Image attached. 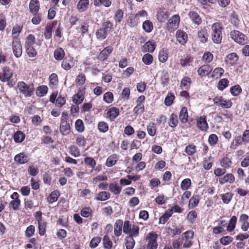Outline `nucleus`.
I'll use <instances>...</instances> for the list:
<instances>
[{"mask_svg": "<svg viewBox=\"0 0 249 249\" xmlns=\"http://www.w3.org/2000/svg\"><path fill=\"white\" fill-rule=\"evenodd\" d=\"M53 55L56 60L61 61L64 58L65 53L63 48L59 47L54 50Z\"/></svg>", "mask_w": 249, "mask_h": 249, "instance_id": "obj_39", "label": "nucleus"}, {"mask_svg": "<svg viewBox=\"0 0 249 249\" xmlns=\"http://www.w3.org/2000/svg\"><path fill=\"white\" fill-rule=\"evenodd\" d=\"M224 71V70L222 68L217 67L212 71L211 77L213 79H218L222 76Z\"/></svg>", "mask_w": 249, "mask_h": 249, "instance_id": "obj_38", "label": "nucleus"}, {"mask_svg": "<svg viewBox=\"0 0 249 249\" xmlns=\"http://www.w3.org/2000/svg\"><path fill=\"white\" fill-rule=\"evenodd\" d=\"M25 52L29 57H35L37 54V51L34 46L25 47Z\"/></svg>", "mask_w": 249, "mask_h": 249, "instance_id": "obj_63", "label": "nucleus"}, {"mask_svg": "<svg viewBox=\"0 0 249 249\" xmlns=\"http://www.w3.org/2000/svg\"><path fill=\"white\" fill-rule=\"evenodd\" d=\"M188 16L195 24L199 25L201 24L202 22V19L196 12L194 11H190L188 13Z\"/></svg>", "mask_w": 249, "mask_h": 249, "instance_id": "obj_26", "label": "nucleus"}, {"mask_svg": "<svg viewBox=\"0 0 249 249\" xmlns=\"http://www.w3.org/2000/svg\"><path fill=\"white\" fill-rule=\"evenodd\" d=\"M122 187L116 183H111L109 184V191L115 195H118L122 191Z\"/></svg>", "mask_w": 249, "mask_h": 249, "instance_id": "obj_43", "label": "nucleus"}, {"mask_svg": "<svg viewBox=\"0 0 249 249\" xmlns=\"http://www.w3.org/2000/svg\"><path fill=\"white\" fill-rule=\"evenodd\" d=\"M194 231L190 230L185 231L182 234L181 243L183 248H189L193 245L192 239L194 237Z\"/></svg>", "mask_w": 249, "mask_h": 249, "instance_id": "obj_10", "label": "nucleus"}, {"mask_svg": "<svg viewBox=\"0 0 249 249\" xmlns=\"http://www.w3.org/2000/svg\"><path fill=\"white\" fill-rule=\"evenodd\" d=\"M93 211L90 207H85L80 211V214L82 216L88 218L91 216L92 214Z\"/></svg>", "mask_w": 249, "mask_h": 249, "instance_id": "obj_58", "label": "nucleus"}, {"mask_svg": "<svg viewBox=\"0 0 249 249\" xmlns=\"http://www.w3.org/2000/svg\"><path fill=\"white\" fill-rule=\"evenodd\" d=\"M199 200L200 196L198 195H194L189 201L188 208L191 209L196 207L198 205Z\"/></svg>", "mask_w": 249, "mask_h": 249, "instance_id": "obj_31", "label": "nucleus"}, {"mask_svg": "<svg viewBox=\"0 0 249 249\" xmlns=\"http://www.w3.org/2000/svg\"><path fill=\"white\" fill-rule=\"evenodd\" d=\"M172 216L171 213L168 211H166L159 218V224H164Z\"/></svg>", "mask_w": 249, "mask_h": 249, "instance_id": "obj_61", "label": "nucleus"}, {"mask_svg": "<svg viewBox=\"0 0 249 249\" xmlns=\"http://www.w3.org/2000/svg\"><path fill=\"white\" fill-rule=\"evenodd\" d=\"M177 40L181 44L184 45L188 40L187 34L182 30H178L176 32Z\"/></svg>", "mask_w": 249, "mask_h": 249, "instance_id": "obj_18", "label": "nucleus"}, {"mask_svg": "<svg viewBox=\"0 0 249 249\" xmlns=\"http://www.w3.org/2000/svg\"><path fill=\"white\" fill-rule=\"evenodd\" d=\"M142 27L145 32L149 33L153 30L154 25L150 20H146L142 23Z\"/></svg>", "mask_w": 249, "mask_h": 249, "instance_id": "obj_47", "label": "nucleus"}, {"mask_svg": "<svg viewBox=\"0 0 249 249\" xmlns=\"http://www.w3.org/2000/svg\"><path fill=\"white\" fill-rule=\"evenodd\" d=\"M237 218L236 216H232L230 219L228 225L227 226V230L229 231H233L236 226Z\"/></svg>", "mask_w": 249, "mask_h": 249, "instance_id": "obj_57", "label": "nucleus"}, {"mask_svg": "<svg viewBox=\"0 0 249 249\" xmlns=\"http://www.w3.org/2000/svg\"><path fill=\"white\" fill-rule=\"evenodd\" d=\"M107 34H109L114 28L113 23L109 20H107L102 24V26L100 27Z\"/></svg>", "mask_w": 249, "mask_h": 249, "instance_id": "obj_40", "label": "nucleus"}, {"mask_svg": "<svg viewBox=\"0 0 249 249\" xmlns=\"http://www.w3.org/2000/svg\"><path fill=\"white\" fill-rule=\"evenodd\" d=\"M238 60V55L235 53H231L227 55L225 62L227 65L233 66L237 63Z\"/></svg>", "mask_w": 249, "mask_h": 249, "instance_id": "obj_24", "label": "nucleus"}, {"mask_svg": "<svg viewBox=\"0 0 249 249\" xmlns=\"http://www.w3.org/2000/svg\"><path fill=\"white\" fill-rule=\"evenodd\" d=\"M192 185L191 180L186 178L182 180L180 183V188L182 191L188 190Z\"/></svg>", "mask_w": 249, "mask_h": 249, "instance_id": "obj_53", "label": "nucleus"}, {"mask_svg": "<svg viewBox=\"0 0 249 249\" xmlns=\"http://www.w3.org/2000/svg\"><path fill=\"white\" fill-rule=\"evenodd\" d=\"M196 126L198 128L203 132L207 131L209 126L207 122V117L206 116H201L196 119Z\"/></svg>", "mask_w": 249, "mask_h": 249, "instance_id": "obj_14", "label": "nucleus"}, {"mask_svg": "<svg viewBox=\"0 0 249 249\" xmlns=\"http://www.w3.org/2000/svg\"><path fill=\"white\" fill-rule=\"evenodd\" d=\"M139 22V19L137 18L135 15L129 16L127 20V24L130 27L137 26Z\"/></svg>", "mask_w": 249, "mask_h": 249, "instance_id": "obj_54", "label": "nucleus"}, {"mask_svg": "<svg viewBox=\"0 0 249 249\" xmlns=\"http://www.w3.org/2000/svg\"><path fill=\"white\" fill-rule=\"evenodd\" d=\"M213 165V160L211 156L204 158L203 161V167L205 170L211 169Z\"/></svg>", "mask_w": 249, "mask_h": 249, "instance_id": "obj_52", "label": "nucleus"}, {"mask_svg": "<svg viewBox=\"0 0 249 249\" xmlns=\"http://www.w3.org/2000/svg\"><path fill=\"white\" fill-rule=\"evenodd\" d=\"M103 244L105 249H112L113 243L109 235L105 234L103 238Z\"/></svg>", "mask_w": 249, "mask_h": 249, "instance_id": "obj_46", "label": "nucleus"}, {"mask_svg": "<svg viewBox=\"0 0 249 249\" xmlns=\"http://www.w3.org/2000/svg\"><path fill=\"white\" fill-rule=\"evenodd\" d=\"M49 86L51 89H55L57 87L59 80L58 76L56 73H52L49 77Z\"/></svg>", "mask_w": 249, "mask_h": 249, "instance_id": "obj_28", "label": "nucleus"}, {"mask_svg": "<svg viewBox=\"0 0 249 249\" xmlns=\"http://www.w3.org/2000/svg\"><path fill=\"white\" fill-rule=\"evenodd\" d=\"M123 232L128 234V237L135 238L139 235L140 227L136 224L132 225L129 220H125L124 224Z\"/></svg>", "mask_w": 249, "mask_h": 249, "instance_id": "obj_5", "label": "nucleus"}, {"mask_svg": "<svg viewBox=\"0 0 249 249\" xmlns=\"http://www.w3.org/2000/svg\"><path fill=\"white\" fill-rule=\"evenodd\" d=\"M10 197L12 200L9 203V206L11 207L14 211L19 210L21 206V200L19 199L18 194L15 192L11 195Z\"/></svg>", "mask_w": 249, "mask_h": 249, "instance_id": "obj_13", "label": "nucleus"}, {"mask_svg": "<svg viewBox=\"0 0 249 249\" xmlns=\"http://www.w3.org/2000/svg\"><path fill=\"white\" fill-rule=\"evenodd\" d=\"M220 165L225 169H229L231 167L232 162L231 158H230L226 155L220 161Z\"/></svg>", "mask_w": 249, "mask_h": 249, "instance_id": "obj_34", "label": "nucleus"}, {"mask_svg": "<svg viewBox=\"0 0 249 249\" xmlns=\"http://www.w3.org/2000/svg\"><path fill=\"white\" fill-rule=\"evenodd\" d=\"M19 92L24 97H30L34 94L35 87L33 84H27L23 81L18 82L17 85Z\"/></svg>", "mask_w": 249, "mask_h": 249, "instance_id": "obj_4", "label": "nucleus"}, {"mask_svg": "<svg viewBox=\"0 0 249 249\" xmlns=\"http://www.w3.org/2000/svg\"><path fill=\"white\" fill-rule=\"evenodd\" d=\"M14 71L8 66H4L0 72V80L4 83L7 82L10 88L13 87L16 83V80L12 78Z\"/></svg>", "mask_w": 249, "mask_h": 249, "instance_id": "obj_2", "label": "nucleus"}, {"mask_svg": "<svg viewBox=\"0 0 249 249\" xmlns=\"http://www.w3.org/2000/svg\"><path fill=\"white\" fill-rule=\"evenodd\" d=\"M13 137L16 143H21L25 140V134L22 131L18 130L14 133Z\"/></svg>", "mask_w": 249, "mask_h": 249, "instance_id": "obj_37", "label": "nucleus"}, {"mask_svg": "<svg viewBox=\"0 0 249 249\" xmlns=\"http://www.w3.org/2000/svg\"><path fill=\"white\" fill-rule=\"evenodd\" d=\"M235 178L232 173L225 174L222 177L218 178L219 183L223 185L226 183L232 184L235 182Z\"/></svg>", "mask_w": 249, "mask_h": 249, "instance_id": "obj_15", "label": "nucleus"}, {"mask_svg": "<svg viewBox=\"0 0 249 249\" xmlns=\"http://www.w3.org/2000/svg\"><path fill=\"white\" fill-rule=\"evenodd\" d=\"M185 152L188 156H193L196 152V146L194 143L189 144L186 146Z\"/></svg>", "mask_w": 249, "mask_h": 249, "instance_id": "obj_49", "label": "nucleus"}, {"mask_svg": "<svg viewBox=\"0 0 249 249\" xmlns=\"http://www.w3.org/2000/svg\"><path fill=\"white\" fill-rule=\"evenodd\" d=\"M40 9V4L38 0H30L29 10L30 14L33 16L31 22L34 25H38L42 21V15L39 13Z\"/></svg>", "mask_w": 249, "mask_h": 249, "instance_id": "obj_1", "label": "nucleus"}, {"mask_svg": "<svg viewBox=\"0 0 249 249\" xmlns=\"http://www.w3.org/2000/svg\"><path fill=\"white\" fill-rule=\"evenodd\" d=\"M38 228V233L41 236H43L46 232L47 223L45 221H38L37 222Z\"/></svg>", "mask_w": 249, "mask_h": 249, "instance_id": "obj_56", "label": "nucleus"}, {"mask_svg": "<svg viewBox=\"0 0 249 249\" xmlns=\"http://www.w3.org/2000/svg\"><path fill=\"white\" fill-rule=\"evenodd\" d=\"M22 29V26L17 25L13 27L12 30V39L14 37L19 38V34L21 33Z\"/></svg>", "mask_w": 249, "mask_h": 249, "instance_id": "obj_60", "label": "nucleus"}, {"mask_svg": "<svg viewBox=\"0 0 249 249\" xmlns=\"http://www.w3.org/2000/svg\"><path fill=\"white\" fill-rule=\"evenodd\" d=\"M243 142H244L241 136H235L231 143L230 147L231 149L235 150L238 146L242 144Z\"/></svg>", "mask_w": 249, "mask_h": 249, "instance_id": "obj_41", "label": "nucleus"}, {"mask_svg": "<svg viewBox=\"0 0 249 249\" xmlns=\"http://www.w3.org/2000/svg\"><path fill=\"white\" fill-rule=\"evenodd\" d=\"M174 229L171 227H168L166 228L167 232L171 234L172 237H174L176 235H179L183 230L182 227L180 226H173Z\"/></svg>", "mask_w": 249, "mask_h": 249, "instance_id": "obj_32", "label": "nucleus"}, {"mask_svg": "<svg viewBox=\"0 0 249 249\" xmlns=\"http://www.w3.org/2000/svg\"><path fill=\"white\" fill-rule=\"evenodd\" d=\"M229 81L226 78H223L220 80L217 84V88L219 90L223 91L229 85Z\"/></svg>", "mask_w": 249, "mask_h": 249, "instance_id": "obj_62", "label": "nucleus"}, {"mask_svg": "<svg viewBox=\"0 0 249 249\" xmlns=\"http://www.w3.org/2000/svg\"><path fill=\"white\" fill-rule=\"evenodd\" d=\"M224 29L221 22H216L212 24L211 26V37L213 43L220 44L223 38L222 31Z\"/></svg>", "mask_w": 249, "mask_h": 249, "instance_id": "obj_3", "label": "nucleus"}, {"mask_svg": "<svg viewBox=\"0 0 249 249\" xmlns=\"http://www.w3.org/2000/svg\"><path fill=\"white\" fill-rule=\"evenodd\" d=\"M156 44L154 40H149L146 42L142 47L143 52L153 53L155 50Z\"/></svg>", "mask_w": 249, "mask_h": 249, "instance_id": "obj_27", "label": "nucleus"}, {"mask_svg": "<svg viewBox=\"0 0 249 249\" xmlns=\"http://www.w3.org/2000/svg\"><path fill=\"white\" fill-rule=\"evenodd\" d=\"M213 102L216 106L223 108H230L232 106L231 100L225 99L221 96H216L213 99Z\"/></svg>", "mask_w": 249, "mask_h": 249, "instance_id": "obj_8", "label": "nucleus"}, {"mask_svg": "<svg viewBox=\"0 0 249 249\" xmlns=\"http://www.w3.org/2000/svg\"><path fill=\"white\" fill-rule=\"evenodd\" d=\"M120 113L119 108L115 107H111L107 111V117L111 121H114L120 115Z\"/></svg>", "mask_w": 249, "mask_h": 249, "instance_id": "obj_19", "label": "nucleus"}, {"mask_svg": "<svg viewBox=\"0 0 249 249\" xmlns=\"http://www.w3.org/2000/svg\"><path fill=\"white\" fill-rule=\"evenodd\" d=\"M222 201L225 204H229L233 197V194L231 192H228L220 195Z\"/></svg>", "mask_w": 249, "mask_h": 249, "instance_id": "obj_55", "label": "nucleus"}, {"mask_svg": "<svg viewBox=\"0 0 249 249\" xmlns=\"http://www.w3.org/2000/svg\"><path fill=\"white\" fill-rule=\"evenodd\" d=\"M208 33L206 29H201L197 33V36L199 41L203 43H206L208 41Z\"/></svg>", "mask_w": 249, "mask_h": 249, "instance_id": "obj_36", "label": "nucleus"}, {"mask_svg": "<svg viewBox=\"0 0 249 249\" xmlns=\"http://www.w3.org/2000/svg\"><path fill=\"white\" fill-rule=\"evenodd\" d=\"M60 132L63 136H68L71 132V128L68 121L60 122Z\"/></svg>", "mask_w": 249, "mask_h": 249, "instance_id": "obj_20", "label": "nucleus"}, {"mask_svg": "<svg viewBox=\"0 0 249 249\" xmlns=\"http://www.w3.org/2000/svg\"><path fill=\"white\" fill-rule=\"evenodd\" d=\"M74 65L73 58L71 56L64 58L61 63V67L66 71L70 70Z\"/></svg>", "mask_w": 249, "mask_h": 249, "instance_id": "obj_22", "label": "nucleus"}, {"mask_svg": "<svg viewBox=\"0 0 249 249\" xmlns=\"http://www.w3.org/2000/svg\"><path fill=\"white\" fill-rule=\"evenodd\" d=\"M60 195L58 190H54L52 192L47 198V201L49 204L56 202Z\"/></svg>", "mask_w": 249, "mask_h": 249, "instance_id": "obj_35", "label": "nucleus"}, {"mask_svg": "<svg viewBox=\"0 0 249 249\" xmlns=\"http://www.w3.org/2000/svg\"><path fill=\"white\" fill-rule=\"evenodd\" d=\"M180 22V17L178 15H174L168 20L166 24V29L170 33L176 30Z\"/></svg>", "mask_w": 249, "mask_h": 249, "instance_id": "obj_9", "label": "nucleus"}, {"mask_svg": "<svg viewBox=\"0 0 249 249\" xmlns=\"http://www.w3.org/2000/svg\"><path fill=\"white\" fill-rule=\"evenodd\" d=\"M29 160L28 156L23 152L17 154L14 157V160L18 164L27 163Z\"/></svg>", "mask_w": 249, "mask_h": 249, "instance_id": "obj_21", "label": "nucleus"}, {"mask_svg": "<svg viewBox=\"0 0 249 249\" xmlns=\"http://www.w3.org/2000/svg\"><path fill=\"white\" fill-rule=\"evenodd\" d=\"M213 68L209 64H204L197 70V74L201 77H206L212 72Z\"/></svg>", "mask_w": 249, "mask_h": 249, "instance_id": "obj_16", "label": "nucleus"}, {"mask_svg": "<svg viewBox=\"0 0 249 249\" xmlns=\"http://www.w3.org/2000/svg\"><path fill=\"white\" fill-rule=\"evenodd\" d=\"M158 234L155 232L151 231L147 234L145 240L147 242L146 249H157L158 244L157 242Z\"/></svg>", "mask_w": 249, "mask_h": 249, "instance_id": "obj_6", "label": "nucleus"}, {"mask_svg": "<svg viewBox=\"0 0 249 249\" xmlns=\"http://www.w3.org/2000/svg\"><path fill=\"white\" fill-rule=\"evenodd\" d=\"M86 88L79 89L77 92L72 97V102L76 105L80 104L84 100Z\"/></svg>", "mask_w": 249, "mask_h": 249, "instance_id": "obj_17", "label": "nucleus"}, {"mask_svg": "<svg viewBox=\"0 0 249 249\" xmlns=\"http://www.w3.org/2000/svg\"><path fill=\"white\" fill-rule=\"evenodd\" d=\"M89 0H80L78 2L77 8L79 12L85 11L89 5Z\"/></svg>", "mask_w": 249, "mask_h": 249, "instance_id": "obj_45", "label": "nucleus"}, {"mask_svg": "<svg viewBox=\"0 0 249 249\" xmlns=\"http://www.w3.org/2000/svg\"><path fill=\"white\" fill-rule=\"evenodd\" d=\"M169 17L168 12H164L163 11H160L157 12V18L158 21L160 22H165Z\"/></svg>", "mask_w": 249, "mask_h": 249, "instance_id": "obj_51", "label": "nucleus"}, {"mask_svg": "<svg viewBox=\"0 0 249 249\" xmlns=\"http://www.w3.org/2000/svg\"><path fill=\"white\" fill-rule=\"evenodd\" d=\"M188 118L187 108L185 107H181L179 113V119L180 122L182 124H186L188 122Z\"/></svg>", "mask_w": 249, "mask_h": 249, "instance_id": "obj_25", "label": "nucleus"}, {"mask_svg": "<svg viewBox=\"0 0 249 249\" xmlns=\"http://www.w3.org/2000/svg\"><path fill=\"white\" fill-rule=\"evenodd\" d=\"M178 115L176 113H172L169 116V125L172 128H175L178 126Z\"/></svg>", "mask_w": 249, "mask_h": 249, "instance_id": "obj_42", "label": "nucleus"}, {"mask_svg": "<svg viewBox=\"0 0 249 249\" xmlns=\"http://www.w3.org/2000/svg\"><path fill=\"white\" fill-rule=\"evenodd\" d=\"M230 35L231 38L237 43L244 45L246 43L245 35L238 30H233L231 31Z\"/></svg>", "mask_w": 249, "mask_h": 249, "instance_id": "obj_11", "label": "nucleus"}, {"mask_svg": "<svg viewBox=\"0 0 249 249\" xmlns=\"http://www.w3.org/2000/svg\"><path fill=\"white\" fill-rule=\"evenodd\" d=\"M48 88L46 85H41L36 89V95L37 97H41L45 96L48 92Z\"/></svg>", "mask_w": 249, "mask_h": 249, "instance_id": "obj_44", "label": "nucleus"}, {"mask_svg": "<svg viewBox=\"0 0 249 249\" xmlns=\"http://www.w3.org/2000/svg\"><path fill=\"white\" fill-rule=\"evenodd\" d=\"M93 4L95 6H104L106 7H108L111 4V1L110 0H94Z\"/></svg>", "mask_w": 249, "mask_h": 249, "instance_id": "obj_50", "label": "nucleus"}, {"mask_svg": "<svg viewBox=\"0 0 249 249\" xmlns=\"http://www.w3.org/2000/svg\"><path fill=\"white\" fill-rule=\"evenodd\" d=\"M36 41L35 36L33 34H29L26 38L25 47L33 46Z\"/></svg>", "mask_w": 249, "mask_h": 249, "instance_id": "obj_64", "label": "nucleus"}, {"mask_svg": "<svg viewBox=\"0 0 249 249\" xmlns=\"http://www.w3.org/2000/svg\"><path fill=\"white\" fill-rule=\"evenodd\" d=\"M168 51L166 48H162L160 50L158 54L159 61L161 63H165L168 59Z\"/></svg>", "mask_w": 249, "mask_h": 249, "instance_id": "obj_30", "label": "nucleus"}, {"mask_svg": "<svg viewBox=\"0 0 249 249\" xmlns=\"http://www.w3.org/2000/svg\"><path fill=\"white\" fill-rule=\"evenodd\" d=\"M11 47L15 56L17 58L20 57L22 54V47L20 38L14 37L12 39Z\"/></svg>", "mask_w": 249, "mask_h": 249, "instance_id": "obj_7", "label": "nucleus"}, {"mask_svg": "<svg viewBox=\"0 0 249 249\" xmlns=\"http://www.w3.org/2000/svg\"><path fill=\"white\" fill-rule=\"evenodd\" d=\"M97 128L100 132L105 133L108 131L109 125L105 121H100L98 123Z\"/></svg>", "mask_w": 249, "mask_h": 249, "instance_id": "obj_48", "label": "nucleus"}, {"mask_svg": "<svg viewBox=\"0 0 249 249\" xmlns=\"http://www.w3.org/2000/svg\"><path fill=\"white\" fill-rule=\"evenodd\" d=\"M124 18V12L120 9H118L115 13L114 19L116 24L120 23Z\"/></svg>", "mask_w": 249, "mask_h": 249, "instance_id": "obj_59", "label": "nucleus"}, {"mask_svg": "<svg viewBox=\"0 0 249 249\" xmlns=\"http://www.w3.org/2000/svg\"><path fill=\"white\" fill-rule=\"evenodd\" d=\"M113 48L111 46H108L103 49L98 55L97 58L99 61H105L107 60L112 53Z\"/></svg>", "mask_w": 249, "mask_h": 249, "instance_id": "obj_12", "label": "nucleus"}, {"mask_svg": "<svg viewBox=\"0 0 249 249\" xmlns=\"http://www.w3.org/2000/svg\"><path fill=\"white\" fill-rule=\"evenodd\" d=\"M124 224L123 220L118 219L114 223V233L116 237L120 236L122 233V230L123 231V226L124 227Z\"/></svg>", "mask_w": 249, "mask_h": 249, "instance_id": "obj_23", "label": "nucleus"}, {"mask_svg": "<svg viewBox=\"0 0 249 249\" xmlns=\"http://www.w3.org/2000/svg\"><path fill=\"white\" fill-rule=\"evenodd\" d=\"M110 196L111 194L109 192L107 191H101L96 195L95 199L98 201H103L110 198Z\"/></svg>", "mask_w": 249, "mask_h": 249, "instance_id": "obj_33", "label": "nucleus"}, {"mask_svg": "<svg viewBox=\"0 0 249 249\" xmlns=\"http://www.w3.org/2000/svg\"><path fill=\"white\" fill-rule=\"evenodd\" d=\"M118 160L119 156L116 154H113L107 157L105 164L107 167H112L116 164Z\"/></svg>", "mask_w": 249, "mask_h": 249, "instance_id": "obj_29", "label": "nucleus"}]
</instances>
